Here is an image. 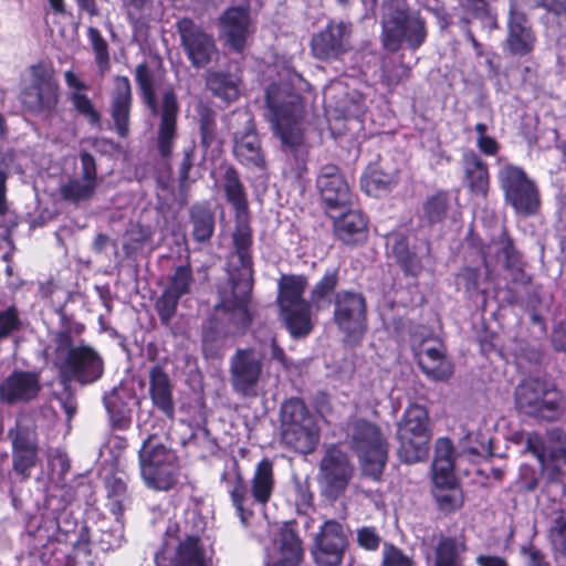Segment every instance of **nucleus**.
<instances>
[{
  "label": "nucleus",
  "instance_id": "obj_1",
  "mask_svg": "<svg viewBox=\"0 0 566 566\" xmlns=\"http://www.w3.org/2000/svg\"><path fill=\"white\" fill-rule=\"evenodd\" d=\"M266 104L275 135L281 139L286 161L284 175L300 180L307 172V148L303 140L300 119L303 114L301 97L272 84L266 90Z\"/></svg>",
  "mask_w": 566,
  "mask_h": 566
},
{
  "label": "nucleus",
  "instance_id": "obj_2",
  "mask_svg": "<svg viewBox=\"0 0 566 566\" xmlns=\"http://www.w3.org/2000/svg\"><path fill=\"white\" fill-rule=\"evenodd\" d=\"M221 481L241 522L248 524L255 509L264 510L272 499L275 490L273 462L268 458L258 462L249 482H245L238 462H234L222 473Z\"/></svg>",
  "mask_w": 566,
  "mask_h": 566
},
{
  "label": "nucleus",
  "instance_id": "obj_3",
  "mask_svg": "<svg viewBox=\"0 0 566 566\" xmlns=\"http://www.w3.org/2000/svg\"><path fill=\"white\" fill-rule=\"evenodd\" d=\"M135 80L144 104L149 108L151 115L159 118L156 128V149L161 158H169L172 155L178 137L177 118L179 104L176 93L170 87L166 88L160 101H158L156 95V77L146 63L136 66Z\"/></svg>",
  "mask_w": 566,
  "mask_h": 566
},
{
  "label": "nucleus",
  "instance_id": "obj_4",
  "mask_svg": "<svg viewBox=\"0 0 566 566\" xmlns=\"http://www.w3.org/2000/svg\"><path fill=\"white\" fill-rule=\"evenodd\" d=\"M54 361L61 378L90 385L104 374V360L101 354L90 345H75L69 332H60L55 337Z\"/></svg>",
  "mask_w": 566,
  "mask_h": 566
},
{
  "label": "nucleus",
  "instance_id": "obj_5",
  "mask_svg": "<svg viewBox=\"0 0 566 566\" xmlns=\"http://www.w3.org/2000/svg\"><path fill=\"white\" fill-rule=\"evenodd\" d=\"M167 442L166 433L148 434L138 452L140 475L149 489L168 491L178 481L179 460Z\"/></svg>",
  "mask_w": 566,
  "mask_h": 566
},
{
  "label": "nucleus",
  "instance_id": "obj_6",
  "mask_svg": "<svg viewBox=\"0 0 566 566\" xmlns=\"http://www.w3.org/2000/svg\"><path fill=\"white\" fill-rule=\"evenodd\" d=\"M347 437L365 475L379 480L388 459V441L381 429L365 419L348 422Z\"/></svg>",
  "mask_w": 566,
  "mask_h": 566
},
{
  "label": "nucleus",
  "instance_id": "obj_7",
  "mask_svg": "<svg viewBox=\"0 0 566 566\" xmlns=\"http://www.w3.org/2000/svg\"><path fill=\"white\" fill-rule=\"evenodd\" d=\"M306 286L304 275H283L279 281L277 303L286 327L294 337H304L313 329L312 303L303 297Z\"/></svg>",
  "mask_w": 566,
  "mask_h": 566
},
{
  "label": "nucleus",
  "instance_id": "obj_8",
  "mask_svg": "<svg viewBox=\"0 0 566 566\" xmlns=\"http://www.w3.org/2000/svg\"><path fill=\"white\" fill-rule=\"evenodd\" d=\"M282 441L302 453H311L319 440V431L313 416L300 399H290L282 405Z\"/></svg>",
  "mask_w": 566,
  "mask_h": 566
},
{
  "label": "nucleus",
  "instance_id": "obj_9",
  "mask_svg": "<svg viewBox=\"0 0 566 566\" xmlns=\"http://www.w3.org/2000/svg\"><path fill=\"white\" fill-rule=\"evenodd\" d=\"M517 409L530 417L553 421L562 413L563 395L554 385L532 378L520 384L515 390Z\"/></svg>",
  "mask_w": 566,
  "mask_h": 566
},
{
  "label": "nucleus",
  "instance_id": "obj_10",
  "mask_svg": "<svg viewBox=\"0 0 566 566\" xmlns=\"http://www.w3.org/2000/svg\"><path fill=\"white\" fill-rule=\"evenodd\" d=\"M384 45L397 51L403 41L412 49L419 48L426 39L424 22L419 15L408 14L403 3L390 1L384 7Z\"/></svg>",
  "mask_w": 566,
  "mask_h": 566
},
{
  "label": "nucleus",
  "instance_id": "obj_11",
  "mask_svg": "<svg viewBox=\"0 0 566 566\" xmlns=\"http://www.w3.org/2000/svg\"><path fill=\"white\" fill-rule=\"evenodd\" d=\"M428 412L420 405H411L398 424L399 457L407 463H416L428 457Z\"/></svg>",
  "mask_w": 566,
  "mask_h": 566
},
{
  "label": "nucleus",
  "instance_id": "obj_12",
  "mask_svg": "<svg viewBox=\"0 0 566 566\" xmlns=\"http://www.w3.org/2000/svg\"><path fill=\"white\" fill-rule=\"evenodd\" d=\"M264 380V357L252 347L238 348L229 359L232 391L242 398H255Z\"/></svg>",
  "mask_w": 566,
  "mask_h": 566
},
{
  "label": "nucleus",
  "instance_id": "obj_13",
  "mask_svg": "<svg viewBox=\"0 0 566 566\" xmlns=\"http://www.w3.org/2000/svg\"><path fill=\"white\" fill-rule=\"evenodd\" d=\"M334 322L347 344H358L367 331V305L363 294L339 291L334 298Z\"/></svg>",
  "mask_w": 566,
  "mask_h": 566
},
{
  "label": "nucleus",
  "instance_id": "obj_14",
  "mask_svg": "<svg viewBox=\"0 0 566 566\" xmlns=\"http://www.w3.org/2000/svg\"><path fill=\"white\" fill-rule=\"evenodd\" d=\"M29 75V84L21 92L22 104L33 113L52 112L60 97L54 70L45 63H38L30 67Z\"/></svg>",
  "mask_w": 566,
  "mask_h": 566
},
{
  "label": "nucleus",
  "instance_id": "obj_15",
  "mask_svg": "<svg viewBox=\"0 0 566 566\" xmlns=\"http://www.w3.org/2000/svg\"><path fill=\"white\" fill-rule=\"evenodd\" d=\"M526 450L538 460L542 471L549 480L557 481L562 467H566V433L553 429L545 434L527 432L525 434Z\"/></svg>",
  "mask_w": 566,
  "mask_h": 566
},
{
  "label": "nucleus",
  "instance_id": "obj_16",
  "mask_svg": "<svg viewBox=\"0 0 566 566\" xmlns=\"http://www.w3.org/2000/svg\"><path fill=\"white\" fill-rule=\"evenodd\" d=\"M497 177L506 201L517 212L531 214L536 211L539 205L538 192L522 168L506 164Z\"/></svg>",
  "mask_w": 566,
  "mask_h": 566
},
{
  "label": "nucleus",
  "instance_id": "obj_17",
  "mask_svg": "<svg viewBox=\"0 0 566 566\" xmlns=\"http://www.w3.org/2000/svg\"><path fill=\"white\" fill-rule=\"evenodd\" d=\"M181 46L197 69L206 67L219 56V50L211 34L197 25L191 19L184 18L177 22Z\"/></svg>",
  "mask_w": 566,
  "mask_h": 566
},
{
  "label": "nucleus",
  "instance_id": "obj_18",
  "mask_svg": "<svg viewBox=\"0 0 566 566\" xmlns=\"http://www.w3.org/2000/svg\"><path fill=\"white\" fill-rule=\"evenodd\" d=\"M348 542L343 525L327 520L314 535L311 555L317 566H340Z\"/></svg>",
  "mask_w": 566,
  "mask_h": 566
},
{
  "label": "nucleus",
  "instance_id": "obj_19",
  "mask_svg": "<svg viewBox=\"0 0 566 566\" xmlns=\"http://www.w3.org/2000/svg\"><path fill=\"white\" fill-rule=\"evenodd\" d=\"M12 440V467L13 471L28 480L31 470L38 462V440L35 431L21 420L17 421L15 429L9 431Z\"/></svg>",
  "mask_w": 566,
  "mask_h": 566
},
{
  "label": "nucleus",
  "instance_id": "obj_20",
  "mask_svg": "<svg viewBox=\"0 0 566 566\" xmlns=\"http://www.w3.org/2000/svg\"><path fill=\"white\" fill-rule=\"evenodd\" d=\"M350 25L342 21L329 22L311 42L313 55L323 61L337 60L350 50Z\"/></svg>",
  "mask_w": 566,
  "mask_h": 566
},
{
  "label": "nucleus",
  "instance_id": "obj_21",
  "mask_svg": "<svg viewBox=\"0 0 566 566\" xmlns=\"http://www.w3.org/2000/svg\"><path fill=\"white\" fill-rule=\"evenodd\" d=\"M219 24L226 46L235 53H242L248 45L249 38L254 32L248 8H229L219 18Z\"/></svg>",
  "mask_w": 566,
  "mask_h": 566
},
{
  "label": "nucleus",
  "instance_id": "obj_22",
  "mask_svg": "<svg viewBox=\"0 0 566 566\" xmlns=\"http://www.w3.org/2000/svg\"><path fill=\"white\" fill-rule=\"evenodd\" d=\"M352 474L353 468L347 454L337 447L327 449L319 467V476L327 492L337 495L344 491Z\"/></svg>",
  "mask_w": 566,
  "mask_h": 566
},
{
  "label": "nucleus",
  "instance_id": "obj_23",
  "mask_svg": "<svg viewBox=\"0 0 566 566\" xmlns=\"http://www.w3.org/2000/svg\"><path fill=\"white\" fill-rule=\"evenodd\" d=\"M316 187L328 208L343 207L350 202L349 185L336 165L326 164L321 167Z\"/></svg>",
  "mask_w": 566,
  "mask_h": 566
},
{
  "label": "nucleus",
  "instance_id": "obj_24",
  "mask_svg": "<svg viewBox=\"0 0 566 566\" xmlns=\"http://www.w3.org/2000/svg\"><path fill=\"white\" fill-rule=\"evenodd\" d=\"M111 92L109 115L118 136L127 137L129 134L130 111L133 106L132 85L126 76L114 77Z\"/></svg>",
  "mask_w": 566,
  "mask_h": 566
},
{
  "label": "nucleus",
  "instance_id": "obj_25",
  "mask_svg": "<svg viewBox=\"0 0 566 566\" xmlns=\"http://www.w3.org/2000/svg\"><path fill=\"white\" fill-rule=\"evenodd\" d=\"M40 388L36 374L15 371L0 384V399L9 405L30 401L38 396Z\"/></svg>",
  "mask_w": 566,
  "mask_h": 566
},
{
  "label": "nucleus",
  "instance_id": "obj_26",
  "mask_svg": "<svg viewBox=\"0 0 566 566\" xmlns=\"http://www.w3.org/2000/svg\"><path fill=\"white\" fill-rule=\"evenodd\" d=\"M507 29L506 44L512 54L522 56L533 51L536 40L534 32L526 15L515 7L510 10Z\"/></svg>",
  "mask_w": 566,
  "mask_h": 566
},
{
  "label": "nucleus",
  "instance_id": "obj_27",
  "mask_svg": "<svg viewBox=\"0 0 566 566\" xmlns=\"http://www.w3.org/2000/svg\"><path fill=\"white\" fill-rule=\"evenodd\" d=\"M252 290V280L250 277H242L233 282V296L232 302H223L218 306V310H224L230 314V321L237 328H244L251 322V316L248 307L249 295Z\"/></svg>",
  "mask_w": 566,
  "mask_h": 566
},
{
  "label": "nucleus",
  "instance_id": "obj_28",
  "mask_svg": "<svg viewBox=\"0 0 566 566\" xmlns=\"http://www.w3.org/2000/svg\"><path fill=\"white\" fill-rule=\"evenodd\" d=\"M464 184L470 192L485 198L490 188L488 165L472 150L463 155Z\"/></svg>",
  "mask_w": 566,
  "mask_h": 566
},
{
  "label": "nucleus",
  "instance_id": "obj_29",
  "mask_svg": "<svg viewBox=\"0 0 566 566\" xmlns=\"http://www.w3.org/2000/svg\"><path fill=\"white\" fill-rule=\"evenodd\" d=\"M132 395L125 388H114L103 398L109 422L115 430H126L132 423L129 401Z\"/></svg>",
  "mask_w": 566,
  "mask_h": 566
},
{
  "label": "nucleus",
  "instance_id": "obj_30",
  "mask_svg": "<svg viewBox=\"0 0 566 566\" xmlns=\"http://www.w3.org/2000/svg\"><path fill=\"white\" fill-rule=\"evenodd\" d=\"M149 394L154 406L161 410L169 419H172L175 415L172 385L169 376L161 367L156 366L150 370Z\"/></svg>",
  "mask_w": 566,
  "mask_h": 566
},
{
  "label": "nucleus",
  "instance_id": "obj_31",
  "mask_svg": "<svg viewBox=\"0 0 566 566\" xmlns=\"http://www.w3.org/2000/svg\"><path fill=\"white\" fill-rule=\"evenodd\" d=\"M467 549L464 535H442L434 547L433 566H464Z\"/></svg>",
  "mask_w": 566,
  "mask_h": 566
},
{
  "label": "nucleus",
  "instance_id": "obj_32",
  "mask_svg": "<svg viewBox=\"0 0 566 566\" xmlns=\"http://www.w3.org/2000/svg\"><path fill=\"white\" fill-rule=\"evenodd\" d=\"M233 153L237 159L250 169H264L266 166L260 138L253 130H248L235 139Z\"/></svg>",
  "mask_w": 566,
  "mask_h": 566
},
{
  "label": "nucleus",
  "instance_id": "obj_33",
  "mask_svg": "<svg viewBox=\"0 0 566 566\" xmlns=\"http://www.w3.org/2000/svg\"><path fill=\"white\" fill-rule=\"evenodd\" d=\"M335 233L346 244H358L367 239V220L360 211L350 210L335 222Z\"/></svg>",
  "mask_w": 566,
  "mask_h": 566
},
{
  "label": "nucleus",
  "instance_id": "obj_34",
  "mask_svg": "<svg viewBox=\"0 0 566 566\" xmlns=\"http://www.w3.org/2000/svg\"><path fill=\"white\" fill-rule=\"evenodd\" d=\"M418 363L422 371L434 380H446L452 373L451 363L444 357L441 345L426 347L418 354Z\"/></svg>",
  "mask_w": 566,
  "mask_h": 566
},
{
  "label": "nucleus",
  "instance_id": "obj_35",
  "mask_svg": "<svg viewBox=\"0 0 566 566\" xmlns=\"http://www.w3.org/2000/svg\"><path fill=\"white\" fill-rule=\"evenodd\" d=\"M235 254L238 255L243 273L242 277H250L252 275V258L250 249L252 245V230L249 226V214L237 218L235 229L232 234Z\"/></svg>",
  "mask_w": 566,
  "mask_h": 566
},
{
  "label": "nucleus",
  "instance_id": "obj_36",
  "mask_svg": "<svg viewBox=\"0 0 566 566\" xmlns=\"http://www.w3.org/2000/svg\"><path fill=\"white\" fill-rule=\"evenodd\" d=\"M240 82L241 78L238 74L223 71H211L206 76L207 87L213 95L226 102H232L239 97Z\"/></svg>",
  "mask_w": 566,
  "mask_h": 566
},
{
  "label": "nucleus",
  "instance_id": "obj_37",
  "mask_svg": "<svg viewBox=\"0 0 566 566\" xmlns=\"http://www.w3.org/2000/svg\"><path fill=\"white\" fill-rule=\"evenodd\" d=\"M433 480L432 494L440 511L451 513L463 504L462 491L455 483L454 476H448L446 483Z\"/></svg>",
  "mask_w": 566,
  "mask_h": 566
},
{
  "label": "nucleus",
  "instance_id": "obj_38",
  "mask_svg": "<svg viewBox=\"0 0 566 566\" xmlns=\"http://www.w3.org/2000/svg\"><path fill=\"white\" fill-rule=\"evenodd\" d=\"M230 331H226L218 318L209 319L202 331V353L207 359H216L222 356L224 342Z\"/></svg>",
  "mask_w": 566,
  "mask_h": 566
},
{
  "label": "nucleus",
  "instance_id": "obj_39",
  "mask_svg": "<svg viewBox=\"0 0 566 566\" xmlns=\"http://www.w3.org/2000/svg\"><path fill=\"white\" fill-rule=\"evenodd\" d=\"M223 188L228 202L235 211V217L242 218L249 214L247 192L238 172L233 168L226 170Z\"/></svg>",
  "mask_w": 566,
  "mask_h": 566
},
{
  "label": "nucleus",
  "instance_id": "obj_40",
  "mask_svg": "<svg viewBox=\"0 0 566 566\" xmlns=\"http://www.w3.org/2000/svg\"><path fill=\"white\" fill-rule=\"evenodd\" d=\"M172 566H206V552L198 536L188 535L179 542Z\"/></svg>",
  "mask_w": 566,
  "mask_h": 566
},
{
  "label": "nucleus",
  "instance_id": "obj_41",
  "mask_svg": "<svg viewBox=\"0 0 566 566\" xmlns=\"http://www.w3.org/2000/svg\"><path fill=\"white\" fill-rule=\"evenodd\" d=\"M453 444L448 438H440L436 443V455L432 463V479L446 483L453 474Z\"/></svg>",
  "mask_w": 566,
  "mask_h": 566
},
{
  "label": "nucleus",
  "instance_id": "obj_42",
  "mask_svg": "<svg viewBox=\"0 0 566 566\" xmlns=\"http://www.w3.org/2000/svg\"><path fill=\"white\" fill-rule=\"evenodd\" d=\"M190 219L193 226L192 234L198 242L208 241L214 230V216L206 206H193L190 210Z\"/></svg>",
  "mask_w": 566,
  "mask_h": 566
},
{
  "label": "nucleus",
  "instance_id": "obj_43",
  "mask_svg": "<svg viewBox=\"0 0 566 566\" xmlns=\"http://www.w3.org/2000/svg\"><path fill=\"white\" fill-rule=\"evenodd\" d=\"M339 282L338 270L331 269L314 285L311 292V303L318 311L329 304V297L335 292Z\"/></svg>",
  "mask_w": 566,
  "mask_h": 566
},
{
  "label": "nucleus",
  "instance_id": "obj_44",
  "mask_svg": "<svg viewBox=\"0 0 566 566\" xmlns=\"http://www.w3.org/2000/svg\"><path fill=\"white\" fill-rule=\"evenodd\" d=\"M96 186L83 178H72L61 186L60 193L64 200L77 203L92 198Z\"/></svg>",
  "mask_w": 566,
  "mask_h": 566
},
{
  "label": "nucleus",
  "instance_id": "obj_45",
  "mask_svg": "<svg viewBox=\"0 0 566 566\" xmlns=\"http://www.w3.org/2000/svg\"><path fill=\"white\" fill-rule=\"evenodd\" d=\"M449 208V196L447 191H438L427 198L422 206V217L429 223L441 222Z\"/></svg>",
  "mask_w": 566,
  "mask_h": 566
},
{
  "label": "nucleus",
  "instance_id": "obj_46",
  "mask_svg": "<svg viewBox=\"0 0 566 566\" xmlns=\"http://www.w3.org/2000/svg\"><path fill=\"white\" fill-rule=\"evenodd\" d=\"M195 283L193 273L189 264L177 266L171 275L167 279V286L169 292L182 297L191 292Z\"/></svg>",
  "mask_w": 566,
  "mask_h": 566
},
{
  "label": "nucleus",
  "instance_id": "obj_47",
  "mask_svg": "<svg viewBox=\"0 0 566 566\" xmlns=\"http://www.w3.org/2000/svg\"><path fill=\"white\" fill-rule=\"evenodd\" d=\"M105 486L111 511L116 515L122 514L128 503L125 482L119 478L111 476L106 480Z\"/></svg>",
  "mask_w": 566,
  "mask_h": 566
},
{
  "label": "nucleus",
  "instance_id": "obj_48",
  "mask_svg": "<svg viewBox=\"0 0 566 566\" xmlns=\"http://www.w3.org/2000/svg\"><path fill=\"white\" fill-rule=\"evenodd\" d=\"M90 42L95 53V61L102 75L109 69L108 45L101 32L96 28H90L87 31Z\"/></svg>",
  "mask_w": 566,
  "mask_h": 566
},
{
  "label": "nucleus",
  "instance_id": "obj_49",
  "mask_svg": "<svg viewBox=\"0 0 566 566\" xmlns=\"http://www.w3.org/2000/svg\"><path fill=\"white\" fill-rule=\"evenodd\" d=\"M70 101L77 113L83 115L91 125L101 126V114L85 93L70 92Z\"/></svg>",
  "mask_w": 566,
  "mask_h": 566
},
{
  "label": "nucleus",
  "instance_id": "obj_50",
  "mask_svg": "<svg viewBox=\"0 0 566 566\" xmlns=\"http://www.w3.org/2000/svg\"><path fill=\"white\" fill-rule=\"evenodd\" d=\"M21 327L20 313L14 305L0 311V342L19 332Z\"/></svg>",
  "mask_w": 566,
  "mask_h": 566
},
{
  "label": "nucleus",
  "instance_id": "obj_51",
  "mask_svg": "<svg viewBox=\"0 0 566 566\" xmlns=\"http://www.w3.org/2000/svg\"><path fill=\"white\" fill-rule=\"evenodd\" d=\"M178 295L164 290L156 302V310L163 324H168L177 311L179 303Z\"/></svg>",
  "mask_w": 566,
  "mask_h": 566
},
{
  "label": "nucleus",
  "instance_id": "obj_52",
  "mask_svg": "<svg viewBox=\"0 0 566 566\" xmlns=\"http://www.w3.org/2000/svg\"><path fill=\"white\" fill-rule=\"evenodd\" d=\"M380 566H415L413 559L397 546L385 543Z\"/></svg>",
  "mask_w": 566,
  "mask_h": 566
},
{
  "label": "nucleus",
  "instance_id": "obj_53",
  "mask_svg": "<svg viewBox=\"0 0 566 566\" xmlns=\"http://www.w3.org/2000/svg\"><path fill=\"white\" fill-rule=\"evenodd\" d=\"M549 537L554 551L566 555V515H560L554 521Z\"/></svg>",
  "mask_w": 566,
  "mask_h": 566
},
{
  "label": "nucleus",
  "instance_id": "obj_54",
  "mask_svg": "<svg viewBox=\"0 0 566 566\" xmlns=\"http://www.w3.org/2000/svg\"><path fill=\"white\" fill-rule=\"evenodd\" d=\"M129 22L136 28L144 11L149 10L153 0H123Z\"/></svg>",
  "mask_w": 566,
  "mask_h": 566
},
{
  "label": "nucleus",
  "instance_id": "obj_55",
  "mask_svg": "<svg viewBox=\"0 0 566 566\" xmlns=\"http://www.w3.org/2000/svg\"><path fill=\"white\" fill-rule=\"evenodd\" d=\"M499 248V260L503 263L505 268H513L518 261L517 253L513 248L511 239L505 235H502L500 240Z\"/></svg>",
  "mask_w": 566,
  "mask_h": 566
},
{
  "label": "nucleus",
  "instance_id": "obj_56",
  "mask_svg": "<svg viewBox=\"0 0 566 566\" xmlns=\"http://www.w3.org/2000/svg\"><path fill=\"white\" fill-rule=\"evenodd\" d=\"M358 545L367 551H376L380 545V536L374 527H361L357 531Z\"/></svg>",
  "mask_w": 566,
  "mask_h": 566
},
{
  "label": "nucleus",
  "instance_id": "obj_57",
  "mask_svg": "<svg viewBox=\"0 0 566 566\" xmlns=\"http://www.w3.org/2000/svg\"><path fill=\"white\" fill-rule=\"evenodd\" d=\"M479 271L475 269H464L458 275V285H463L468 293L475 292L479 286Z\"/></svg>",
  "mask_w": 566,
  "mask_h": 566
},
{
  "label": "nucleus",
  "instance_id": "obj_58",
  "mask_svg": "<svg viewBox=\"0 0 566 566\" xmlns=\"http://www.w3.org/2000/svg\"><path fill=\"white\" fill-rule=\"evenodd\" d=\"M80 157L82 164V178L97 185V172L94 157L86 151H83Z\"/></svg>",
  "mask_w": 566,
  "mask_h": 566
},
{
  "label": "nucleus",
  "instance_id": "obj_59",
  "mask_svg": "<svg viewBox=\"0 0 566 566\" xmlns=\"http://www.w3.org/2000/svg\"><path fill=\"white\" fill-rule=\"evenodd\" d=\"M538 7L555 15H566V0H534Z\"/></svg>",
  "mask_w": 566,
  "mask_h": 566
},
{
  "label": "nucleus",
  "instance_id": "obj_60",
  "mask_svg": "<svg viewBox=\"0 0 566 566\" xmlns=\"http://www.w3.org/2000/svg\"><path fill=\"white\" fill-rule=\"evenodd\" d=\"M476 147L486 156H494L499 151V143L491 136H483L478 138Z\"/></svg>",
  "mask_w": 566,
  "mask_h": 566
},
{
  "label": "nucleus",
  "instance_id": "obj_61",
  "mask_svg": "<svg viewBox=\"0 0 566 566\" xmlns=\"http://www.w3.org/2000/svg\"><path fill=\"white\" fill-rule=\"evenodd\" d=\"M64 80L71 92L84 93L90 87L73 71L69 70L64 73Z\"/></svg>",
  "mask_w": 566,
  "mask_h": 566
},
{
  "label": "nucleus",
  "instance_id": "obj_62",
  "mask_svg": "<svg viewBox=\"0 0 566 566\" xmlns=\"http://www.w3.org/2000/svg\"><path fill=\"white\" fill-rule=\"evenodd\" d=\"M193 151H195L193 147H189V148L185 149V151H184V158L180 163V168H179L180 178L182 180H186L188 178L189 171L192 167Z\"/></svg>",
  "mask_w": 566,
  "mask_h": 566
},
{
  "label": "nucleus",
  "instance_id": "obj_63",
  "mask_svg": "<svg viewBox=\"0 0 566 566\" xmlns=\"http://www.w3.org/2000/svg\"><path fill=\"white\" fill-rule=\"evenodd\" d=\"M201 143L205 147H209L214 137L213 125L208 120L203 119L200 125Z\"/></svg>",
  "mask_w": 566,
  "mask_h": 566
},
{
  "label": "nucleus",
  "instance_id": "obj_64",
  "mask_svg": "<svg viewBox=\"0 0 566 566\" xmlns=\"http://www.w3.org/2000/svg\"><path fill=\"white\" fill-rule=\"evenodd\" d=\"M476 564L479 566H509L504 558L493 555H479Z\"/></svg>",
  "mask_w": 566,
  "mask_h": 566
}]
</instances>
